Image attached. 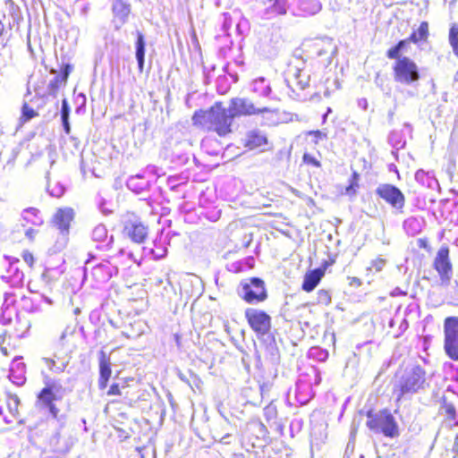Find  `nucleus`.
Wrapping results in <instances>:
<instances>
[{"instance_id": "1", "label": "nucleus", "mask_w": 458, "mask_h": 458, "mask_svg": "<svg viewBox=\"0 0 458 458\" xmlns=\"http://www.w3.org/2000/svg\"><path fill=\"white\" fill-rule=\"evenodd\" d=\"M233 117L221 102H216L207 110H198L192 116V123L204 130L214 131L220 137L233 132Z\"/></svg>"}, {"instance_id": "2", "label": "nucleus", "mask_w": 458, "mask_h": 458, "mask_svg": "<svg viewBox=\"0 0 458 458\" xmlns=\"http://www.w3.org/2000/svg\"><path fill=\"white\" fill-rule=\"evenodd\" d=\"M426 386V373L420 366L406 369L398 383L396 390L397 400L405 394H412L424 389Z\"/></svg>"}, {"instance_id": "3", "label": "nucleus", "mask_w": 458, "mask_h": 458, "mask_svg": "<svg viewBox=\"0 0 458 458\" xmlns=\"http://www.w3.org/2000/svg\"><path fill=\"white\" fill-rule=\"evenodd\" d=\"M238 295L249 304L262 302L267 298V293L263 280L258 277L245 279L241 282Z\"/></svg>"}, {"instance_id": "4", "label": "nucleus", "mask_w": 458, "mask_h": 458, "mask_svg": "<svg viewBox=\"0 0 458 458\" xmlns=\"http://www.w3.org/2000/svg\"><path fill=\"white\" fill-rule=\"evenodd\" d=\"M367 427L373 432L382 433L386 437H394L397 435L398 429L394 418L387 411H381L377 413L368 412Z\"/></svg>"}, {"instance_id": "5", "label": "nucleus", "mask_w": 458, "mask_h": 458, "mask_svg": "<svg viewBox=\"0 0 458 458\" xmlns=\"http://www.w3.org/2000/svg\"><path fill=\"white\" fill-rule=\"evenodd\" d=\"M394 60L393 71L395 81L404 85H411L420 80L419 68L414 61L407 56Z\"/></svg>"}, {"instance_id": "6", "label": "nucleus", "mask_w": 458, "mask_h": 458, "mask_svg": "<svg viewBox=\"0 0 458 458\" xmlns=\"http://www.w3.org/2000/svg\"><path fill=\"white\" fill-rule=\"evenodd\" d=\"M445 351L449 358L458 360V318H446L444 324Z\"/></svg>"}, {"instance_id": "7", "label": "nucleus", "mask_w": 458, "mask_h": 458, "mask_svg": "<svg viewBox=\"0 0 458 458\" xmlns=\"http://www.w3.org/2000/svg\"><path fill=\"white\" fill-rule=\"evenodd\" d=\"M244 314L250 328L258 335H265L269 332L271 327V318L265 311L248 308Z\"/></svg>"}, {"instance_id": "8", "label": "nucleus", "mask_w": 458, "mask_h": 458, "mask_svg": "<svg viewBox=\"0 0 458 458\" xmlns=\"http://www.w3.org/2000/svg\"><path fill=\"white\" fill-rule=\"evenodd\" d=\"M376 193L398 213L403 212L405 197L397 187L388 183L380 184L376 189Z\"/></svg>"}, {"instance_id": "9", "label": "nucleus", "mask_w": 458, "mask_h": 458, "mask_svg": "<svg viewBox=\"0 0 458 458\" xmlns=\"http://www.w3.org/2000/svg\"><path fill=\"white\" fill-rule=\"evenodd\" d=\"M230 113L233 117L239 116H246V115H254L263 113L270 112V109L267 107H257L248 98H232L228 106Z\"/></svg>"}, {"instance_id": "10", "label": "nucleus", "mask_w": 458, "mask_h": 458, "mask_svg": "<svg viewBox=\"0 0 458 458\" xmlns=\"http://www.w3.org/2000/svg\"><path fill=\"white\" fill-rule=\"evenodd\" d=\"M117 273L118 267L108 259H103L90 267V278L97 285L106 283Z\"/></svg>"}, {"instance_id": "11", "label": "nucleus", "mask_w": 458, "mask_h": 458, "mask_svg": "<svg viewBox=\"0 0 458 458\" xmlns=\"http://www.w3.org/2000/svg\"><path fill=\"white\" fill-rule=\"evenodd\" d=\"M434 267L437 271L443 284H447L452 277L453 269L449 259V250L445 247H441L435 258Z\"/></svg>"}, {"instance_id": "12", "label": "nucleus", "mask_w": 458, "mask_h": 458, "mask_svg": "<svg viewBox=\"0 0 458 458\" xmlns=\"http://www.w3.org/2000/svg\"><path fill=\"white\" fill-rule=\"evenodd\" d=\"M91 239L96 242L97 249L107 250L113 243V235L108 234L106 225L99 224L95 226L91 233Z\"/></svg>"}, {"instance_id": "13", "label": "nucleus", "mask_w": 458, "mask_h": 458, "mask_svg": "<svg viewBox=\"0 0 458 458\" xmlns=\"http://www.w3.org/2000/svg\"><path fill=\"white\" fill-rule=\"evenodd\" d=\"M73 216L74 213L72 208H60L54 216V224L62 233H68Z\"/></svg>"}, {"instance_id": "14", "label": "nucleus", "mask_w": 458, "mask_h": 458, "mask_svg": "<svg viewBox=\"0 0 458 458\" xmlns=\"http://www.w3.org/2000/svg\"><path fill=\"white\" fill-rule=\"evenodd\" d=\"M127 235L135 242H142L148 234L147 227L140 222H129L124 228Z\"/></svg>"}, {"instance_id": "15", "label": "nucleus", "mask_w": 458, "mask_h": 458, "mask_svg": "<svg viewBox=\"0 0 458 458\" xmlns=\"http://www.w3.org/2000/svg\"><path fill=\"white\" fill-rule=\"evenodd\" d=\"M57 400L60 399L55 397L54 394L50 393L48 389H46L45 387L40 391V393L38 395V404L41 405L42 407L47 408L54 418H56L59 412L58 408L54 404V402Z\"/></svg>"}, {"instance_id": "16", "label": "nucleus", "mask_w": 458, "mask_h": 458, "mask_svg": "<svg viewBox=\"0 0 458 458\" xmlns=\"http://www.w3.org/2000/svg\"><path fill=\"white\" fill-rule=\"evenodd\" d=\"M20 399L16 394H8L6 399V406L10 416L4 415L3 408L0 407V415L3 416L5 423H12L19 414Z\"/></svg>"}, {"instance_id": "17", "label": "nucleus", "mask_w": 458, "mask_h": 458, "mask_svg": "<svg viewBox=\"0 0 458 458\" xmlns=\"http://www.w3.org/2000/svg\"><path fill=\"white\" fill-rule=\"evenodd\" d=\"M267 143V139L261 131L253 130L246 134L245 146L250 149L261 148Z\"/></svg>"}, {"instance_id": "18", "label": "nucleus", "mask_w": 458, "mask_h": 458, "mask_svg": "<svg viewBox=\"0 0 458 458\" xmlns=\"http://www.w3.org/2000/svg\"><path fill=\"white\" fill-rule=\"evenodd\" d=\"M69 360L68 357H59L56 353L54 354L53 358L42 359L47 368L55 373L64 371L69 364Z\"/></svg>"}, {"instance_id": "19", "label": "nucleus", "mask_w": 458, "mask_h": 458, "mask_svg": "<svg viewBox=\"0 0 458 458\" xmlns=\"http://www.w3.org/2000/svg\"><path fill=\"white\" fill-rule=\"evenodd\" d=\"M126 185L129 190L135 192L136 194H140L149 187L148 180H146L143 175L137 174L131 176L126 182Z\"/></svg>"}, {"instance_id": "20", "label": "nucleus", "mask_w": 458, "mask_h": 458, "mask_svg": "<svg viewBox=\"0 0 458 458\" xmlns=\"http://www.w3.org/2000/svg\"><path fill=\"white\" fill-rule=\"evenodd\" d=\"M113 13L114 17L123 24L131 13V6L124 0H114L113 3Z\"/></svg>"}, {"instance_id": "21", "label": "nucleus", "mask_w": 458, "mask_h": 458, "mask_svg": "<svg viewBox=\"0 0 458 458\" xmlns=\"http://www.w3.org/2000/svg\"><path fill=\"white\" fill-rule=\"evenodd\" d=\"M70 66L67 65L64 74H56L50 81L47 86V92L49 95L55 97L59 89L65 85L68 74H69Z\"/></svg>"}, {"instance_id": "22", "label": "nucleus", "mask_w": 458, "mask_h": 458, "mask_svg": "<svg viewBox=\"0 0 458 458\" xmlns=\"http://www.w3.org/2000/svg\"><path fill=\"white\" fill-rule=\"evenodd\" d=\"M299 11L303 16L314 15L321 10V4L318 0H300Z\"/></svg>"}, {"instance_id": "23", "label": "nucleus", "mask_w": 458, "mask_h": 458, "mask_svg": "<svg viewBox=\"0 0 458 458\" xmlns=\"http://www.w3.org/2000/svg\"><path fill=\"white\" fill-rule=\"evenodd\" d=\"M137 41H136V51L135 55L138 63V67L140 72L143 71L144 67V62H145V40H144V35L137 30Z\"/></svg>"}, {"instance_id": "24", "label": "nucleus", "mask_w": 458, "mask_h": 458, "mask_svg": "<svg viewBox=\"0 0 458 458\" xmlns=\"http://www.w3.org/2000/svg\"><path fill=\"white\" fill-rule=\"evenodd\" d=\"M99 372L100 377L98 379V386L100 389H104L107 386V381L111 376V368H110V362L107 360L102 352V358L99 361Z\"/></svg>"}, {"instance_id": "25", "label": "nucleus", "mask_w": 458, "mask_h": 458, "mask_svg": "<svg viewBox=\"0 0 458 458\" xmlns=\"http://www.w3.org/2000/svg\"><path fill=\"white\" fill-rule=\"evenodd\" d=\"M415 180L421 185L430 189L435 188L438 184L433 172H426L422 169L416 172Z\"/></svg>"}, {"instance_id": "26", "label": "nucleus", "mask_w": 458, "mask_h": 458, "mask_svg": "<svg viewBox=\"0 0 458 458\" xmlns=\"http://www.w3.org/2000/svg\"><path fill=\"white\" fill-rule=\"evenodd\" d=\"M251 90L260 97H269L271 93V86L266 78L259 77L253 80L251 83Z\"/></svg>"}, {"instance_id": "27", "label": "nucleus", "mask_w": 458, "mask_h": 458, "mask_svg": "<svg viewBox=\"0 0 458 458\" xmlns=\"http://www.w3.org/2000/svg\"><path fill=\"white\" fill-rule=\"evenodd\" d=\"M322 276L323 273L319 269H316L306 274L302 283V289L306 292L313 291L321 280Z\"/></svg>"}, {"instance_id": "28", "label": "nucleus", "mask_w": 458, "mask_h": 458, "mask_svg": "<svg viewBox=\"0 0 458 458\" xmlns=\"http://www.w3.org/2000/svg\"><path fill=\"white\" fill-rule=\"evenodd\" d=\"M403 229L410 235H416L420 233L423 227V220L419 217L411 216L404 220Z\"/></svg>"}, {"instance_id": "29", "label": "nucleus", "mask_w": 458, "mask_h": 458, "mask_svg": "<svg viewBox=\"0 0 458 458\" xmlns=\"http://www.w3.org/2000/svg\"><path fill=\"white\" fill-rule=\"evenodd\" d=\"M316 54L322 56L327 54H334L336 51V46L331 38H325L315 44Z\"/></svg>"}, {"instance_id": "30", "label": "nucleus", "mask_w": 458, "mask_h": 458, "mask_svg": "<svg viewBox=\"0 0 458 458\" xmlns=\"http://www.w3.org/2000/svg\"><path fill=\"white\" fill-rule=\"evenodd\" d=\"M428 35V23L427 21H422L420 24L419 29L416 31H413L409 37V40H411L414 44H419L420 41H426Z\"/></svg>"}, {"instance_id": "31", "label": "nucleus", "mask_w": 458, "mask_h": 458, "mask_svg": "<svg viewBox=\"0 0 458 458\" xmlns=\"http://www.w3.org/2000/svg\"><path fill=\"white\" fill-rule=\"evenodd\" d=\"M273 2L272 5L266 10V14L269 15L268 18L274 15H283L287 13V0H270Z\"/></svg>"}, {"instance_id": "32", "label": "nucleus", "mask_w": 458, "mask_h": 458, "mask_svg": "<svg viewBox=\"0 0 458 458\" xmlns=\"http://www.w3.org/2000/svg\"><path fill=\"white\" fill-rule=\"evenodd\" d=\"M411 42L412 41L409 40V38L399 41L396 46L388 49V51L386 52V56L389 59L402 58L403 56L401 55V52L406 51V47L409 46Z\"/></svg>"}, {"instance_id": "33", "label": "nucleus", "mask_w": 458, "mask_h": 458, "mask_svg": "<svg viewBox=\"0 0 458 458\" xmlns=\"http://www.w3.org/2000/svg\"><path fill=\"white\" fill-rule=\"evenodd\" d=\"M22 217L28 223L34 225H40L43 224V218L39 216V211L34 208L25 209L22 213Z\"/></svg>"}, {"instance_id": "34", "label": "nucleus", "mask_w": 458, "mask_h": 458, "mask_svg": "<svg viewBox=\"0 0 458 458\" xmlns=\"http://www.w3.org/2000/svg\"><path fill=\"white\" fill-rule=\"evenodd\" d=\"M292 82L295 83L300 89L303 90L309 86L310 74L306 71L297 70Z\"/></svg>"}, {"instance_id": "35", "label": "nucleus", "mask_w": 458, "mask_h": 458, "mask_svg": "<svg viewBox=\"0 0 458 458\" xmlns=\"http://www.w3.org/2000/svg\"><path fill=\"white\" fill-rule=\"evenodd\" d=\"M45 385H46L45 388L48 389V391L50 393L54 394V395H55V397L59 398V399L63 398V396L64 394V388L63 387V386L61 385L60 382L47 378L45 381Z\"/></svg>"}, {"instance_id": "36", "label": "nucleus", "mask_w": 458, "mask_h": 458, "mask_svg": "<svg viewBox=\"0 0 458 458\" xmlns=\"http://www.w3.org/2000/svg\"><path fill=\"white\" fill-rule=\"evenodd\" d=\"M389 144L396 150L403 148L406 141L403 136V133L398 131H392L388 136Z\"/></svg>"}, {"instance_id": "37", "label": "nucleus", "mask_w": 458, "mask_h": 458, "mask_svg": "<svg viewBox=\"0 0 458 458\" xmlns=\"http://www.w3.org/2000/svg\"><path fill=\"white\" fill-rule=\"evenodd\" d=\"M21 307L24 311L29 313H37L41 311L39 304L36 303L34 300L27 296L21 297Z\"/></svg>"}, {"instance_id": "38", "label": "nucleus", "mask_w": 458, "mask_h": 458, "mask_svg": "<svg viewBox=\"0 0 458 458\" xmlns=\"http://www.w3.org/2000/svg\"><path fill=\"white\" fill-rule=\"evenodd\" d=\"M449 43L454 52V54L458 56V24L453 23L451 25L449 30Z\"/></svg>"}, {"instance_id": "39", "label": "nucleus", "mask_w": 458, "mask_h": 458, "mask_svg": "<svg viewBox=\"0 0 458 458\" xmlns=\"http://www.w3.org/2000/svg\"><path fill=\"white\" fill-rule=\"evenodd\" d=\"M443 409L450 425L458 426V418L456 416L455 407L451 403H445Z\"/></svg>"}, {"instance_id": "40", "label": "nucleus", "mask_w": 458, "mask_h": 458, "mask_svg": "<svg viewBox=\"0 0 458 458\" xmlns=\"http://www.w3.org/2000/svg\"><path fill=\"white\" fill-rule=\"evenodd\" d=\"M264 416L267 422H274L277 417V408L273 403H270L264 408Z\"/></svg>"}, {"instance_id": "41", "label": "nucleus", "mask_w": 458, "mask_h": 458, "mask_svg": "<svg viewBox=\"0 0 458 458\" xmlns=\"http://www.w3.org/2000/svg\"><path fill=\"white\" fill-rule=\"evenodd\" d=\"M155 248L150 250L151 254L153 255L155 259H163L166 255V248L163 245L161 242L154 243Z\"/></svg>"}, {"instance_id": "42", "label": "nucleus", "mask_w": 458, "mask_h": 458, "mask_svg": "<svg viewBox=\"0 0 458 458\" xmlns=\"http://www.w3.org/2000/svg\"><path fill=\"white\" fill-rule=\"evenodd\" d=\"M14 366L16 367L17 370L21 371V372H23L24 370V368H25V364L22 363V362H18V363H14L11 369V375L10 377H15L14 376ZM16 378L18 379V381H13L14 383H16L17 385H22L25 381V378L23 377H16Z\"/></svg>"}, {"instance_id": "43", "label": "nucleus", "mask_w": 458, "mask_h": 458, "mask_svg": "<svg viewBox=\"0 0 458 458\" xmlns=\"http://www.w3.org/2000/svg\"><path fill=\"white\" fill-rule=\"evenodd\" d=\"M318 302L323 305H328L331 302V295L326 290H319L318 292Z\"/></svg>"}, {"instance_id": "44", "label": "nucleus", "mask_w": 458, "mask_h": 458, "mask_svg": "<svg viewBox=\"0 0 458 458\" xmlns=\"http://www.w3.org/2000/svg\"><path fill=\"white\" fill-rule=\"evenodd\" d=\"M303 163L309 165H312L314 167H320L321 163L316 157H314L311 154L304 153L302 157Z\"/></svg>"}, {"instance_id": "45", "label": "nucleus", "mask_w": 458, "mask_h": 458, "mask_svg": "<svg viewBox=\"0 0 458 458\" xmlns=\"http://www.w3.org/2000/svg\"><path fill=\"white\" fill-rule=\"evenodd\" d=\"M38 114L34 111L33 108L30 107L26 103L22 106V117L25 121H29L31 118L37 116Z\"/></svg>"}, {"instance_id": "46", "label": "nucleus", "mask_w": 458, "mask_h": 458, "mask_svg": "<svg viewBox=\"0 0 458 458\" xmlns=\"http://www.w3.org/2000/svg\"><path fill=\"white\" fill-rule=\"evenodd\" d=\"M48 191L51 196L59 198L64 193V187L59 183H56L54 187H48Z\"/></svg>"}, {"instance_id": "47", "label": "nucleus", "mask_w": 458, "mask_h": 458, "mask_svg": "<svg viewBox=\"0 0 458 458\" xmlns=\"http://www.w3.org/2000/svg\"><path fill=\"white\" fill-rule=\"evenodd\" d=\"M385 264H386L385 259H383L381 258H377L371 262V267H369V269L374 268L376 270V272H379L382 270Z\"/></svg>"}, {"instance_id": "48", "label": "nucleus", "mask_w": 458, "mask_h": 458, "mask_svg": "<svg viewBox=\"0 0 458 458\" xmlns=\"http://www.w3.org/2000/svg\"><path fill=\"white\" fill-rule=\"evenodd\" d=\"M309 134L310 135H313L315 140H314V143L315 144H318V140H326L327 138V135L326 132H323L321 131H309Z\"/></svg>"}, {"instance_id": "49", "label": "nucleus", "mask_w": 458, "mask_h": 458, "mask_svg": "<svg viewBox=\"0 0 458 458\" xmlns=\"http://www.w3.org/2000/svg\"><path fill=\"white\" fill-rule=\"evenodd\" d=\"M70 107L67 100L64 98L62 101L61 118H69Z\"/></svg>"}, {"instance_id": "50", "label": "nucleus", "mask_w": 458, "mask_h": 458, "mask_svg": "<svg viewBox=\"0 0 458 458\" xmlns=\"http://www.w3.org/2000/svg\"><path fill=\"white\" fill-rule=\"evenodd\" d=\"M108 395H121V390L119 388V386L117 384H113L109 390L107 391Z\"/></svg>"}, {"instance_id": "51", "label": "nucleus", "mask_w": 458, "mask_h": 458, "mask_svg": "<svg viewBox=\"0 0 458 458\" xmlns=\"http://www.w3.org/2000/svg\"><path fill=\"white\" fill-rule=\"evenodd\" d=\"M23 259L24 261L30 266V267H32L33 266V263H34V257L31 253L30 252H24L23 255Z\"/></svg>"}, {"instance_id": "52", "label": "nucleus", "mask_w": 458, "mask_h": 458, "mask_svg": "<svg viewBox=\"0 0 458 458\" xmlns=\"http://www.w3.org/2000/svg\"><path fill=\"white\" fill-rule=\"evenodd\" d=\"M89 258L86 260L85 268H84V273H85V276L87 278L89 276H88L89 267L90 264L92 263L93 259H95V257L92 254H89Z\"/></svg>"}, {"instance_id": "53", "label": "nucleus", "mask_w": 458, "mask_h": 458, "mask_svg": "<svg viewBox=\"0 0 458 458\" xmlns=\"http://www.w3.org/2000/svg\"><path fill=\"white\" fill-rule=\"evenodd\" d=\"M62 123H63V126H64V130L65 133L69 134L71 132L69 118H65V119L62 118Z\"/></svg>"}, {"instance_id": "54", "label": "nucleus", "mask_w": 458, "mask_h": 458, "mask_svg": "<svg viewBox=\"0 0 458 458\" xmlns=\"http://www.w3.org/2000/svg\"><path fill=\"white\" fill-rule=\"evenodd\" d=\"M37 233V231H36V230H34V229H32V228H29V229L26 231L25 235H26L29 239L32 240V239L34 238V236H35V233Z\"/></svg>"}, {"instance_id": "55", "label": "nucleus", "mask_w": 458, "mask_h": 458, "mask_svg": "<svg viewBox=\"0 0 458 458\" xmlns=\"http://www.w3.org/2000/svg\"><path fill=\"white\" fill-rule=\"evenodd\" d=\"M99 209L100 211L103 213V214H109L111 211L106 209V206H105V201L102 200L100 203H99Z\"/></svg>"}, {"instance_id": "56", "label": "nucleus", "mask_w": 458, "mask_h": 458, "mask_svg": "<svg viewBox=\"0 0 458 458\" xmlns=\"http://www.w3.org/2000/svg\"><path fill=\"white\" fill-rule=\"evenodd\" d=\"M307 310V305L304 304V305H301V306H298L296 308V311H299L300 312V315L298 317H301L302 315L301 314V312L302 311H306Z\"/></svg>"}, {"instance_id": "57", "label": "nucleus", "mask_w": 458, "mask_h": 458, "mask_svg": "<svg viewBox=\"0 0 458 458\" xmlns=\"http://www.w3.org/2000/svg\"><path fill=\"white\" fill-rule=\"evenodd\" d=\"M4 30V25L3 21L0 20V37L3 35Z\"/></svg>"}, {"instance_id": "58", "label": "nucleus", "mask_w": 458, "mask_h": 458, "mask_svg": "<svg viewBox=\"0 0 458 458\" xmlns=\"http://www.w3.org/2000/svg\"><path fill=\"white\" fill-rule=\"evenodd\" d=\"M408 327V323L406 320H403L401 324V328H403L404 330Z\"/></svg>"}, {"instance_id": "59", "label": "nucleus", "mask_w": 458, "mask_h": 458, "mask_svg": "<svg viewBox=\"0 0 458 458\" xmlns=\"http://www.w3.org/2000/svg\"><path fill=\"white\" fill-rule=\"evenodd\" d=\"M359 105H360V106L364 105V106H363V108H366V106H367V101H366V99H361V100H360V101H359Z\"/></svg>"}, {"instance_id": "60", "label": "nucleus", "mask_w": 458, "mask_h": 458, "mask_svg": "<svg viewBox=\"0 0 458 458\" xmlns=\"http://www.w3.org/2000/svg\"><path fill=\"white\" fill-rule=\"evenodd\" d=\"M352 281H353L354 283H356L358 285H360V284H361V283H360V280L359 278H357V277H353V278H352Z\"/></svg>"}, {"instance_id": "61", "label": "nucleus", "mask_w": 458, "mask_h": 458, "mask_svg": "<svg viewBox=\"0 0 458 458\" xmlns=\"http://www.w3.org/2000/svg\"><path fill=\"white\" fill-rule=\"evenodd\" d=\"M10 322V319H5L4 318H2V323L4 325H7Z\"/></svg>"}, {"instance_id": "62", "label": "nucleus", "mask_w": 458, "mask_h": 458, "mask_svg": "<svg viewBox=\"0 0 458 458\" xmlns=\"http://www.w3.org/2000/svg\"><path fill=\"white\" fill-rule=\"evenodd\" d=\"M43 299H44V300H45L48 304H51V303H52V301H51L49 298H47V297H45V296H44V297H43Z\"/></svg>"}, {"instance_id": "63", "label": "nucleus", "mask_w": 458, "mask_h": 458, "mask_svg": "<svg viewBox=\"0 0 458 458\" xmlns=\"http://www.w3.org/2000/svg\"><path fill=\"white\" fill-rule=\"evenodd\" d=\"M1 350L4 355H8L6 348L2 347Z\"/></svg>"}, {"instance_id": "64", "label": "nucleus", "mask_w": 458, "mask_h": 458, "mask_svg": "<svg viewBox=\"0 0 458 458\" xmlns=\"http://www.w3.org/2000/svg\"><path fill=\"white\" fill-rule=\"evenodd\" d=\"M327 115H328L327 114H325L323 115V122H324V123L326 122Z\"/></svg>"}]
</instances>
